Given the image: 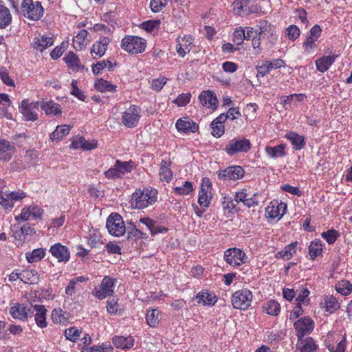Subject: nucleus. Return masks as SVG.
<instances>
[{
  "mask_svg": "<svg viewBox=\"0 0 352 352\" xmlns=\"http://www.w3.org/2000/svg\"><path fill=\"white\" fill-rule=\"evenodd\" d=\"M305 98L306 96L303 94H293L283 97L280 104L285 109H291L292 107H297L298 103L302 102Z\"/></svg>",
  "mask_w": 352,
  "mask_h": 352,
  "instance_id": "32",
  "label": "nucleus"
},
{
  "mask_svg": "<svg viewBox=\"0 0 352 352\" xmlns=\"http://www.w3.org/2000/svg\"><path fill=\"white\" fill-rule=\"evenodd\" d=\"M25 196V193L21 190L8 192L5 189L0 194V204L6 209H11L16 201L23 199Z\"/></svg>",
  "mask_w": 352,
  "mask_h": 352,
  "instance_id": "16",
  "label": "nucleus"
},
{
  "mask_svg": "<svg viewBox=\"0 0 352 352\" xmlns=\"http://www.w3.org/2000/svg\"><path fill=\"white\" fill-rule=\"evenodd\" d=\"M265 152L268 157L272 159L285 157L287 155L286 144H281L276 146H266Z\"/></svg>",
  "mask_w": 352,
  "mask_h": 352,
  "instance_id": "38",
  "label": "nucleus"
},
{
  "mask_svg": "<svg viewBox=\"0 0 352 352\" xmlns=\"http://www.w3.org/2000/svg\"><path fill=\"white\" fill-rule=\"evenodd\" d=\"M296 346L298 352H320L318 345L311 337L298 339Z\"/></svg>",
  "mask_w": 352,
  "mask_h": 352,
  "instance_id": "28",
  "label": "nucleus"
},
{
  "mask_svg": "<svg viewBox=\"0 0 352 352\" xmlns=\"http://www.w3.org/2000/svg\"><path fill=\"white\" fill-rule=\"evenodd\" d=\"M27 261L30 263H37L46 256V249L37 248L25 254Z\"/></svg>",
  "mask_w": 352,
  "mask_h": 352,
  "instance_id": "45",
  "label": "nucleus"
},
{
  "mask_svg": "<svg viewBox=\"0 0 352 352\" xmlns=\"http://www.w3.org/2000/svg\"><path fill=\"white\" fill-rule=\"evenodd\" d=\"M160 311L157 309H151L147 310L146 314V321L147 324L151 328L157 327L160 324Z\"/></svg>",
  "mask_w": 352,
  "mask_h": 352,
  "instance_id": "47",
  "label": "nucleus"
},
{
  "mask_svg": "<svg viewBox=\"0 0 352 352\" xmlns=\"http://www.w3.org/2000/svg\"><path fill=\"white\" fill-rule=\"evenodd\" d=\"M110 43V38L107 36H101L91 47V54L94 58H99L103 56Z\"/></svg>",
  "mask_w": 352,
  "mask_h": 352,
  "instance_id": "24",
  "label": "nucleus"
},
{
  "mask_svg": "<svg viewBox=\"0 0 352 352\" xmlns=\"http://www.w3.org/2000/svg\"><path fill=\"white\" fill-rule=\"evenodd\" d=\"M116 284V279L109 276H104L100 285L95 286L92 295L98 300H103L113 296Z\"/></svg>",
  "mask_w": 352,
  "mask_h": 352,
  "instance_id": "4",
  "label": "nucleus"
},
{
  "mask_svg": "<svg viewBox=\"0 0 352 352\" xmlns=\"http://www.w3.org/2000/svg\"><path fill=\"white\" fill-rule=\"evenodd\" d=\"M82 331L76 327H72L65 330V338L72 341L76 342L80 337Z\"/></svg>",
  "mask_w": 352,
  "mask_h": 352,
  "instance_id": "56",
  "label": "nucleus"
},
{
  "mask_svg": "<svg viewBox=\"0 0 352 352\" xmlns=\"http://www.w3.org/2000/svg\"><path fill=\"white\" fill-rule=\"evenodd\" d=\"M212 185L208 178L204 177L201 180V187L199 191L198 204L201 208L209 207L212 198Z\"/></svg>",
  "mask_w": 352,
  "mask_h": 352,
  "instance_id": "13",
  "label": "nucleus"
},
{
  "mask_svg": "<svg viewBox=\"0 0 352 352\" xmlns=\"http://www.w3.org/2000/svg\"><path fill=\"white\" fill-rule=\"evenodd\" d=\"M322 29L320 25H314L310 30L309 34L302 43V50L305 54H312L317 48L316 41L321 36Z\"/></svg>",
  "mask_w": 352,
  "mask_h": 352,
  "instance_id": "11",
  "label": "nucleus"
},
{
  "mask_svg": "<svg viewBox=\"0 0 352 352\" xmlns=\"http://www.w3.org/2000/svg\"><path fill=\"white\" fill-rule=\"evenodd\" d=\"M287 210V205L283 202L274 200L265 208V212L269 218H281Z\"/></svg>",
  "mask_w": 352,
  "mask_h": 352,
  "instance_id": "21",
  "label": "nucleus"
},
{
  "mask_svg": "<svg viewBox=\"0 0 352 352\" xmlns=\"http://www.w3.org/2000/svg\"><path fill=\"white\" fill-rule=\"evenodd\" d=\"M32 311H33L32 315H34L36 325L41 329L47 327L46 314L47 310L45 307L42 305H32Z\"/></svg>",
  "mask_w": 352,
  "mask_h": 352,
  "instance_id": "26",
  "label": "nucleus"
},
{
  "mask_svg": "<svg viewBox=\"0 0 352 352\" xmlns=\"http://www.w3.org/2000/svg\"><path fill=\"white\" fill-rule=\"evenodd\" d=\"M201 105L206 108L215 110L217 108L218 100L215 94L210 90L204 91L199 96Z\"/></svg>",
  "mask_w": 352,
  "mask_h": 352,
  "instance_id": "27",
  "label": "nucleus"
},
{
  "mask_svg": "<svg viewBox=\"0 0 352 352\" xmlns=\"http://www.w3.org/2000/svg\"><path fill=\"white\" fill-rule=\"evenodd\" d=\"M87 242L91 248H98L104 243L102 235L99 230L91 228L86 236Z\"/></svg>",
  "mask_w": 352,
  "mask_h": 352,
  "instance_id": "39",
  "label": "nucleus"
},
{
  "mask_svg": "<svg viewBox=\"0 0 352 352\" xmlns=\"http://www.w3.org/2000/svg\"><path fill=\"white\" fill-rule=\"evenodd\" d=\"M262 311L268 315L276 316L280 312V305L275 300H269L263 303Z\"/></svg>",
  "mask_w": 352,
  "mask_h": 352,
  "instance_id": "40",
  "label": "nucleus"
},
{
  "mask_svg": "<svg viewBox=\"0 0 352 352\" xmlns=\"http://www.w3.org/2000/svg\"><path fill=\"white\" fill-rule=\"evenodd\" d=\"M193 190L192 183L186 181L181 186H177L174 188V192L178 195H188Z\"/></svg>",
  "mask_w": 352,
  "mask_h": 352,
  "instance_id": "55",
  "label": "nucleus"
},
{
  "mask_svg": "<svg viewBox=\"0 0 352 352\" xmlns=\"http://www.w3.org/2000/svg\"><path fill=\"white\" fill-rule=\"evenodd\" d=\"M134 168V162L116 160L114 165L104 172V177L108 179L122 178L126 174L131 173Z\"/></svg>",
  "mask_w": 352,
  "mask_h": 352,
  "instance_id": "3",
  "label": "nucleus"
},
{
  "mask_svg": "<svg viewBox=\"0 0 352 352\" xmlns=\"http://www.w3.org/2000/svg\"><path fill=\"white\" fill-rule=\"evenodd\" d=\"M298 242L294 241L286 245L282 250L276 253L275 257L278 259L288 261L296 253Z\"/></svg>",
  "mask_w": 352,
  "mask_h": 352,
  "instance_id": "35",
  "label": "nucleus"
},
{
  "mask_svg": "<svg viewBox=\"0 0 352 352\" xmlns=\"http://www.w3.org/2000/svg\"><path fill=\"white\" fill-rule=\"evenodd\" d=\"M196 299L199 304L212 306L217 302L216 296L208 292L201 291L196 296Z\"/></svg>",
  "mask_w": 352,
  "mask_h": 352,
  "instance_id": "48",
  "label": "nucleus"
},
{
  "mask_svg": "<svg viewBox=\"0 0 352 352\" xmlns=\"http://www.w3.org/2000/svg\"><path fill=\"white\" fill-rule=\"evenodd\" d=\"M244 169L240 166H231L224 170H219L218 177L223 180H237L243 177Z\"/></svg>",
  "mask_w": 352,
  "mask_h": 352,
  "instance_id": "18",
  "label": "nucleus"
},
{
  "mask_svg": "<svg viewBox=\"0 0 352 352\" xmlns=\"http://www.w3.org/2000/svg\"><path fill=\"white\" fill-rule=\"evenodd\" d=\"M14 146L9 142L0 140V160H9L14 153Z\"/></svg>",
  "mask_w": 352,
  "mask_h": 352,
  "instance_id": "42",
  "label": "nucleus"
},
{
  "mask_svg": "<svg viewBox=\"0 0 352 352\" xmlns=\"http://www.w3.org/2000/svg\"><path fill=\"white\" fill-rule=\"evenodd\" d=\"M177 130L184 134L195 133L199 129L198 124L188 117H183L177 120L175 124Z\"/></svg>",
  "mask_w": 352,
  "mask_h": 352,
  "instance_id": "22",
  "label": "nucleus"
},
{
  "mask_svg": "<svg viewBox=\"0 0 352 352\" xmlns=\"http://www.w3.org/2000/svg\"><path fill=\"white\" fill-rule=\"evenodd\" d=\"M49 252L58 263H67L70 259V252L68 248L60 243L52 245Z\"/></svg>",
  "mask_w": 352,
  "mask_h": 352,
  "instance_id": "19",
  "label": "nucleus"
},
{
  "mask_svg": "<svg viewBox=\"0 0 352 352\" xmlns=\"http://www.w3.org/2000/svg\"><path fill=\"white\" fill-rule=\"evenodd\" d=\"M51 316L53 322L55 324L67 325L70 323V314L61 308H54L52 311Z\"/></svg>",
  "mask_w": 352,
  "mask_h": 352,
  "instance_id": "33",
  "label": "nucleus"
},
{
  "mask_svg": "<svg viewBox=\"0 0 352 352\" xmlns=\"http://www.w3.org/2000/svg\"><path fill=\"white\" fill-rule=\"evenodd\" d=\"M339 335L329 332L324 340V345L330 352H345L346 349V337L344 335L339 340L336 338Z\"/></svg>",
  "mask_w": 352,
  "mask_h": 352,
  "instance_id": "14",
  "label": "nucleus"
},
{
  "mask_svg": "<svg viewBox=\"0 0 352 352\" xmlns=\"http://www.w3.org/2000/svg\"><path fill=\"white\" fill-rule=\"evenodd\" d=\"M253 295L250 290L242 289L236 291L232 296L231 303L234 309L246 310L250 307Z\"/></svg>",
  "mask_w": 352,
  "mask_h": 352,
  "instance_id": "8",
  "label": "nucleus"
},
{
  "mask_svg": "<svg viewBox=\"0 0 352 352\" xmlns=\"http://www.w3.org/2000/svg\"><path fill=\"white\" fill-rule=\"evenodd\" d=\"M310 292L307 287L305 286H301L300 288V292L298 294V296L296 298V301L297 303L302 304L305 303L306 305L309 304V299L308 296Z\"/></svg>",
  "mask_w": 352,
  "mask_h": 352,
  "instance_id": "57",
  "label": "nucleus"
},
{
  "mask_svg": "<svg viewBox=\"0 0 352 352\" xmlns=\"http://www.w3.org/2000/svg\"><path fill=\"white\" fill-rule=\"evenodd\" d=\"M39 105V101L29 102L28 99H24L19 106V111L26 120L35 121L38 119L36 111Z\"/></svg>",
  "mask_w": 352,
  "mask_h": 352,
  "instance_id": "15",
  "label": "nucleus"
},
{
  "mask_svg": "<svg viewBox=\"0 0 352 352\" xmlns=\"http://www.w3.org/2000/svg\"><path fill=\"white\" fill-rule=\"evenodd\" d=\"M40 105L47 115H58L62 113L60 104L52 100L42 101Z\"/></svg>",
  "mask_w": 352,
  "mask_h": 352,
  "instance_id": "44",
  "label": "nucleus"
},
{
  "mask_svg": "<svg viewBox=\"0 0 352 352\" xmlns=\"http://www.w3.org/2000/svg\"><path fill=\"white\" fill-rule=\"evenodd\" d=\"M193 38L191 36H179L177 38L176 51L179 57L184 58L192 45Z\"/></svg>",
  "mask_w": 352,
  "mask_h": 352,
  "instance_id": "25",
  "label": "nucleus"
},
{
  "mask_svg": "<svg viewBox=\"0 0 352 352\" xmlns=\"http://www.w3.org/2000/svg\"><path fill=\"white\" fill-rule=\"evenodd\" d=\"M21 280L25 283L34 284L38 280V273L35 270H25L21 271Z\"/></svg>",
  "mask_w": 352,
  "mask_h": 352,
  "instance_id": "50",
  "label": "nucleus"
},
{
  "mask_svg": "<svg viewBox=\"0 0 352 352\" xmlns=\"http://www.w3.org/2000/svg\"><path fill=\"white\" fill-rule=\"evenodd\" d=\"M191 94L190 93H183L179 94L177 98L173 100L177 107H185L190 101Z\"/></svg>",
  "mask_w": 352,
  "mask_h": 352,
  "instance_id": "64",
  "label": "nucleus"
},
{
  "mask_svg": "<svg viewBox=\"0 0 352 352\" xmlns=\"http://www.w3.org/2000/svg\"><path fill=\"white\" fill-rule=\"evenodd\" d=\"M95 87L100 92H114L116 91L117 86L108 80L100 78L95 82Z\"/></svg>",
  "mask_w": 352,
  "mask_h": 352,
  "instance_id": "52",
  "label": "nucleus"
},
{
  "mask_svg": "<svg viewBox=\"0 0 352 352\" xmlns=\"http://www.w3.org/2000/svg\"><path fill=\"white\" fill-rule=\"evenodd\" d=\"M141 108L136 104H130L128 108L122 112L121 121L127 128H135L138 126L142 117Z\"/></svg>",
  "mask_w": 352,
  "mask_h": 352,
  "instance_id": "6",
  "label": "nucleus"
},
{
  "mask_svg": "<svg viewBox=\"0 0 352 352\" xmlns=\"http://www.w3.org/2000/svg\"><path fill=\"white\" fill-rule=\"evenodd\" d=\"M321 236L329 244V245H332L333 244L338 237L339 236V234H338V232L333 230V229H331V230H329L326 232H323L322 234H321Z\"/></svg>",
  "mask_w": 352,
  "mask_h": 352,
  "instance_id": "59",
  "label": "nucleus"
},
{
  "mask_svg": "<svg viewBox=\"0 0 352 352\" xmlns=\"http://www.w3.org/2000/svg\"><path fill=\"white\" fill-rule=\"evenodd\" d=\"M320 307L324 308L329 314L335 313L340 308V303L333 296H325L320 303Z\"/></svg>",
  "mask_w": 352,
  "mask_h": 352,
  "instance_id": "34",
  "label": "nucleus"
},
{
  "mask_svg": "<svg viewBox=\"0 0 352 352\" xmlns=\"http://www.w3.org/2000/svg\"><path fill=\"white\" fill-rule=\"evenodd\" d=\"M72 127L70 125H58L56 130L50 135L52 141H59L69 134Z\"/></svg>",
  "mask_w": 352,
  "mask_h": 352,
  "instance_id": "49",
  "label": "nucleus"
},
{
  "mask_svg": "<svg viewBox=\"0 0 352 352\" xmlns=\"http://www.w3.org/2000/svg\"><path fill=\"white\" fill-rule=\"evenodd\" d=\"M249 0H235L233 2V11L236 15L241 16L243 8L248 6Z\"/></svg>",
  "mask_w": 352,
  "mask_h": 352,
  "instance_id": "62",
  "label": "nucleus"
},
{
  "mask_svg": "<svg viewBox=\"0 0 352 352\" xmlns=\"http://www.w3.org/2000/svg\"><path fill=\"white\" fill-rule=\"evenodd\" d=\"M88 32L83 29L73 38V46L76 50H82L87 44Z\"/></svg>",
  "mask_w": 352,
  "mask_h": 352,
  "instance_id": "43",
  "label": "nucleus"
},
{
  "mask_svg": "<svg viewBox=\"0 0 352 352\" xmlns=\"http://www.w3.org/2000/svg\"><path fill=\"white\" fill-rule=\"evenodd\" d=\"M223 258L226 262L233 267H239L241 265L248 263L247 254L241 249L232 248L224 252Z\"/></svg>",
  "mask_w": 352,
  "mask_h": 352,
  "instance_id": "10",
  "label": "nucleus"
},
{
  "mask_svg": "<svg viewBox=\"0 0 352 352\" xmlns=\"http://www.w3.org/2000/svg\"><path fill=\"white\" fill-rule=\"evenodd\" d=\"M10 314L15 318L20 320H27L29 316H32V305L30 307L24 304L14 303L10 308Z\"/></svg>",
  "mask_w": 352,
  "mask_h": 352,
  "instance_id": "20",
  "label": "nucleus"
},
{
  "mask_svg": "<svg viewBox=\"0 0 352 352\" xmlns=\"http://www.w3.org/2000/svg\"><path fill=\"white\" fill-rule=\"evenodd\" d=\"M170 159L162 160L160 164L159 177L161 182L169 183L173 177Z\"/></svg>",
  "mask_w": 352,
  "mask_h": 352,
  "instance_id": "29",
  "label": "nucleus"
},
{
  "mask_svg": "<svg viewBox=\"0 0 352 352\" xmlns=\"http://www.w3.org/2000/svg\"><path fill=\"white\" fill-rule=\"evenodd\" d=\"M258 196V195L256 193L250 196V193H248L246 189H242L241 191L235 193L234 201L236 202H242L248 208L254 207L257 206L259 203Z\"/></svg>",
  "mask_w": 352,
  "mask_h": 352,
  "instance_id": "23",
  "label": "nucleus"
},
{
  "mask_svg": "<svg viewBox=\"0 0 352 352\" xmlns=\"http://www.w3.org/2000/svg\"><path fill=\"white\" fill-rule=\"evenodd\" d=\"M300 31L298 26L296 25H290L286 28L285 34L288 39L294 41L300 36Z\"/></svg>",
  "mask_w": 352,
  "mask_h": 352,
  "instance_id": "60",
  "label": "nucleus"
},
{
  "mask_svg": "<svg viewBox=\"0 0 352 352\" xmlns=\"http://www.w3.org/2000/svg\"><path fill=\"white\" fill-rule=\"evenodd\" d=\"M338 56V55L331 54L329 56L320 57L315 62L317 70L321 73H324L333 64Z\"/></svg>",
  "mask_w": 352,
  "mask_h": 352,
  "instance_id": "31",
  "label": "nucleus"
},
{
  "mask_svg": "<svg viewBox=\"0 0 352 352\" xmlns=\"http://www.w3.org/2000/svg\"><path fill=\"white\" fill-rule=\"evenodd\" d=\"M292 144L293 148L295 150H300L305 146V138L294 131H289L285 136Z\"/></svg>",
  "mask_w": 352,
  "mask_h": 352,
  "instance_id": "37",
  "label": "nucleus"
},
{
  "mask_svg": "<svg viewBox=\"0 0 352 352\" xmlns=\"http://www.w3.org/2000/svg\"><path fill=\"white\" fill-rule=\"evenodd\" d=\"M63 60L69 67L76 69L80 67L79 58L72 52H68Z\"/></svg>",
  "mask_w": 352,
  "mask_h": 352,
  "instance_id": "54",
  "label": "nucleus"
},
{
  "mask_svg": "<svg viewBox=\"0 0 352 352\" xmlns=\"http://www.w3.org/2000/svg\"><path fill=\"white\" fill-rule=\"evenodd\" d=\"M106 228L111 235L119 237L126 232V226L120 214L111 213L107 219Z\"/></svg>",
  "mask_w": 352,
  "mask_h": 352,
  "instance_id": "7",
  "label": "nucleus"
},
{
  "mask_svg": "<svg viewBox=\"0 0 352 352\" xmlns=\"http://www.w3.org/2000/svg\"><path fill=\"white\" fill-rule=\"evenodd\" d=\"M12 22V15L10 10L0 2V28H6Z\"/></svg>",
  "mask_w": 352,
  "mask_h": 352,
  "instance_id": "46",
  "label": "nucleus"
},
{
  "mask_svg": "<svg viewBox=\"0 0 352 352\" xmlns=\"http://www.w3.org/2000/svg\"><path fill=\"white\" fill-rule=\"evenodd\" d=\"M221 116L224 117V120L226 121L227 119H229L232 121L239 118L241 116V113L239 111V107H230L226 113L220 114Z\"/></svg>",
  "mask_w": 352,
  "mask_h": 352,
  "instance_id": "58",
  "label": "nucleus"
},
{
  "mask_svg": "<svg viewBox=\"0 0 352 352\" xmlns=\"http://www.w3.org/2000/svg\"><path fill=\"white\" fill-rule=\"evenodd\" d=\"M54 41L52 37L41 36L33 39L32 45L36 51L43 52L46 48L52 46Z\"/></svg>",
  "mask_w": 352,
  "mask_h": 352,
  "instance_id": "36",
  "label": "nucleus"
},
{
  "mask_svg": "<svg viewBox=\"0 0 352 352\" xmlns=\"http://www.w3.org/2000/svg\"><path fill=\"white\" fill-rule=\"evenodd\" d=\"M224 117L220 115L211 122L212 135L215 138L221 137L225 132Z\"/></svg>",
  "mask_w": 352,
  "mask_h": 352,
  "instance_id": "41",
  "label": "nucleus"
},
{
  "mask_svg": "<svg viewBox=\"0 0 352 352\" xmlns=\"http://www.w3.org/2000/svg\"><path fill=\"white\" fill-rule=\"evenodd\" d=\"M245 30L242 27L236 28L232 35V41L237 45L243 43L245 39Z\"/></svg>",
  "mask_w": 352,
  "mask_h": 352,
  "instance_id": "61",
  "label": "nucleus"
},
{
  "mask_svg": "<svg viewBox=\"0 0 352 352\" xmlns=\"http://www.w3.org/2000/svg\"><path fill=\"white\" fill-rule=\"evenodd\" d=\"M258 35L260 38L267 40L271 45L274 44L278 37V31L275 25L265 20L260 21L257 25Z\"/></svg>",
  "mask_w": 352,
  "mask_h": 352,
  "instance_id": "12",
  "label": "nucleus"
},
{
  "mask_svg": "<svg viewBox=\"0 0 352 352\" xmlns=\"http://www.w3.org/2000/svg\"><path fill=\"white\" fill-rule=\"evenodd\" d=\"M251 148V143L245 138H235L230 140L223 148L230 156L239 153H248Z\"/></svg>",
  "mask_w": 352,
  "mask_h": 352,
  "instance_id": "9",
  "label": "nucleus"
},
{
  "mask_svg": "<svg viewBox=\"0 0 352 352\" xmlns=\"http://www.w3.org/2000/svg\"><path fill=\"white\" fill-rule=\"evenodd\" d=\"M12 7L25 18L30 20H39L44 14L41 3L36 0H22L20 9L12 2Z\"/></svg>",
  "mask_w": 352,
  "mask_h": 352,
  "instance_id": "2",
  "label": "nucleus"
},
{
  "mask_svg": "<svg viewBox=\"0 0 352 352\" xmlns=\"http://www.w3.org/2000/svg\"><path fill=\"white\" fill-rule=\"evenodd\" d=\"M294 326L298 339H300L312 332L314 328V322L310 317L305 316L296 321Z\"/></svg>",
  "mask_w": 352,
  "mask_h": 352,
  "instance_id": "17",
  "label": "nucleus"
},
{
  "mask_svg": "<svg viewBox=\"0 0 352 352\" xmlns=\"http://www.w3.org/2000/svg\"><path fill=\"white\" fill-rule=\"evenodd\" d=\"M121 47L131 54H137L144 52L146 47V40L138 36H126L121 41Z\"/></svg>",
  "mask_w": 352,
  "mask_h": 352,
  "instance_id": "5",
  "label": "nucleus"
},
{
  "mask_svg": "<svg viewBox=\"0 0 352 352\" xmlns=\"http://www.w3.org/2000/svg\"><path fill=\"white\" fill-rule=\"evenodd\" d=\"M157 190L151 187L136 189L132 194L130 204L134 209H144L155 204L157 199Z\"/></svg>",
  "mask_w": 352,
  "mask_h": 352,
  "instance_id": "1",
  "label": "nucleus"
},
{
  "mask_svg": "<svg viewBox=\"0 0 352 352\" xmlns=\"http://www.w3.org/2000/svg\"><path fill=\"white\" fill-rule=\"evenodd\" d=\"M79 289L78 285L75 284V282L69 280L67 286L65 287V294L67 298L71 300H74L76 298V292Z\"/></svg>",
  "mask_w": 352,
  "mask_h": 352,
  "instance_id": "63",
  "label": "nucleus"
},
{
  "mask_svg": "<svg viewBox=\"0 0 352 352\" xmlns=\"http://www.w3.org/2000/svg\"><path fill=\"white\" fill-rule=\"evenodd\" d=\"M135 340L131 336H115L112 338V344L118 349L125 350L131 349L134 346Z\"/></svg>",
  "mask_w": 352,
  "mask_h": 352,
  "instance_id": "30",
  "label": "nucleus"
},
{
  "mask_svg": "<svg viewBox=\"0 0 352 352\" xmlns=\"http://www.w3.org/2000/svg\"><path fill=\"white\" fill-rule=\"evenodd\" d=\"M322 242L320 239L312 241L309 246V254L310 258L314 260L322 252Z\"/></svg>",
  "mask_w": 352,
  "mask_h": 352,
  "instance_id": "51",
  "label": "nucleus"
},
{
  "mask_svg": "<svg viewBox=\"0 0 352 352\" xmlns=\"http://www.w3.org/2000/svg\"><path fill=\"white\" fill-rule=\"evenodd\" d=\"M335 287L336 291L343 296H348L352 292V284L347 280L339 281Z\"/></svg>",
  "mask_w": 352,
  "mask_h": 352,
  "instance_id": "53",
  "label": "nucleus"
}]
</instances>
